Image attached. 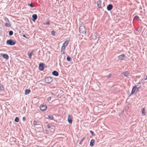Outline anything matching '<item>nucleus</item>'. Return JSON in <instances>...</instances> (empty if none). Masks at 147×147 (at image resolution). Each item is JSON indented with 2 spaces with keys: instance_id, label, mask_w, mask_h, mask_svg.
Segmentation results:
<instances>
[{
  "instance_id": "obj_1",
  "label": "nucleus",
  "mask_w": 147,
  "mask_h": 147,
  "mask_svg": "<svg viewBox=\"0 0 147 147\" xmlns=\"http://www.w3.org/2000/svg\"><path fill=\"white\" fill-rule=\"evenodd\" d=\"M79 32L81 33L85 34L86 31L85 27L83 25H81L79 27Z\"/></svg>"
},
{
  "instance_id": "obj_2",
  "label": "nucleus",
  "mask_w": 147,
  "mask_h": 147,
  "mask_svg": "<svg viewBox=\"0 0 147 147\" xmlns=\"http://www.w3.org/2000/svg\"><path fill=\"white\" fill-rule=\"evenodd\" d=\"M6 43L7 45L12 46L14 45L15 44L16 42L13 40L9 39L7 40Z\"/></svg>"
},
{
  "instance_id": "obj_3",
  "label": "nucleus",
  "mask_w": 147,
  "mask_h": 147,
  "mask_svg": "<svg viewBox=\"0 0 147 147\" xmlns=\"http://www.w3.org/2000/svg\"><path fill=\"white\" fill-rule=\"evenodd\" d=\"M53 80L52 78L50 77H47L45 79V81L47 83H49L52 82Z\"/></svg>"
},
{
  "instance_id": "obj_4",
  "label": "nucleus",
  "mask_w": 147,
  "mask_h": 147,
  "mask_svg": "<svg viewBox=\"0 0 147 147\" xmlns=\"http://www.w3.org/2000/svg\"><path fill=\"white\" fill-rule=\"evenodd\" d=\"M73 117L71 115H69L68 116L67 120L69 124H71L72 123Z\"/></svg>"
},
{
  "instance_id": "obj_5",
  "label": "nucleus",
  "mask_w": 147,
  "mask_h": 147,
  "mask_svg": "<svg viewBox=\"0 0 147 147\" xmlns=\"http://www.w3.org/2000/svg\"><path fill=\"white\" fill-rule=\"evenodd\" d=\"M40 108L41 111H45L46 110L47 106L45 105H42L40 106Z\"/></svg>"
},
{
  "instance_id": "obj_6",
  "label": "nucleus",
  "mask_w": 147,
  "mask_h": 147,
  "mask_svg": "<svg viewBox=\"0 0 147 147\" xmlns=\"http://www.w3.org/2000/svg\"><path fill=\"white\" fill-rule=\"evenodd\" d=\"M125 58V55L124 54L121 55L118 57L119 59L122 60H123Z\"/></svg>"
},
{
  "instance_id": "obj_7",
  "label": "nucleus",
  "mask_w": 147,
  "mask_h": 147,
  "mask_svg": "<svg viewBox=\"0 0 147 147\" xmlns=\"http://www.w3.org/2000/svg\"><path fill=\"white\" fill-rule=\"evenodd\" d=\"M44 64L42 63H40L39 65V70L41 71H42L44 69Z\"/></svg>"
},
{
  "instance_id": "obj_8",
  "label": "nucleus",
  "mask_w": 147,
  "mask_h": 147,
  "mask_svg": "<svg viewBox=\"0 0 147 147\" xmlns=\"http://www.w3.org/2000/svg\"><path fill=\"white\" fill-rule=\"evenodd\" d=\"M137 89V88L136 86H134L132 89L130 94H133L135 93Z\"/></svg>"
},
{
  "instance_id": "obj_9",
  "label": "nucleus",
  "mask_w": 147,
  "mask_h": 147,
  "mask_svg": "<svg viewBox=\"0 0 147 147\" xmlns=\"http://www.w3.org/2000/svg\"><path fill=\"white\" fill-rule=\"evenodd\" d=\"M113 6L112 5L110 4L107 6V9L108 11H110L112 9Z\"/></svg>"
},
{
  "instance_id": "obj_10",
  "label": "nucleus",
  "mask_w": 147,
  "mask_h": 147,
  "mask_svg": "<svg viewBox=\"0 0 147 147\" xmlns=\"http://www.w3.org/2000/svg\"><path fill=\"white\" fill-rule=\"evenodd\" d=\"M92 38L94 40L96 39L97 37V34L96 33H94L92 34Z\"/></svg>"
},
{
  "instance_id": "obj_11",
  "label": "nucleus",
  "mask_w": 147,
  "mask_h": 147,
  "mask_svg": "<svg viewBox=\"0 0 147 147\" xmlns=\"http://www.w3.org/2000/svg\"><path fill=\"white\" fill-rule=\"evenodd\" d=\"M32 20L34 21L37 18V16L36 14H34L32 16Z\"/></svg>"
},
{
  "instance_id": "obj_12",
  "label": "nucleus",
  "mask_w": 147,
  "mask_h": 147,
  "mask_svg": "<svg viewBox=\"0 0 147 147\" xmlns=\"http://www.w3.org/2000/svg\"><path fill=\"white\" fill-rule=\"evenodd\" d=\"M95 140H94L92 139L90 141V146H92L94 145V142Z\"/></svg>"
},
{
  "instance_id": "obj_13",
  "label": "nucleus",
  "mask_w": 147,
  "mask_h": 147,
  "mask_svg": "<svg viewBox=\"0 0 147 147\" xmlns=\"http://www.w3.org/2000/svg\"><path fill=\"white\" fill-rule=\"evenodd\" d=\"M52 74L55 76H57L59 75V73L57 71H54L52 72Z\"/></svg>"
},
{
  "instance_id": "obj_14",
  "label": "nucleus",
  "mask_w": 147,
  "mask_h": 147,
  "mask_svg": "<svg viewBox=\"0 0 147 147\" xmlns=\"http://www.w3.org/2000/svg\"><path fill=\"white\" fill-rule=\"evenodd\" d=\"M122 74L126 77H127L129 75V73L127 71L123 72Z\"/></svg>"
},
{
  "instance_id": "obj_15",
  "label": "nucleus",
  "mask_w": 147,
  "mask_h": 147,
  "mask_svg": "<svg viewBox=\"0 0 147 147\" xmlns=\"http://www.w3.org/2000/svg\"><path fill=\"white\" fill-rule=\"evenodd\" d=\"M3 57L6 60H7L9 59V57L7 54H3Z\"/></svg>"
},
{
  "instance_id": "obj_16",
  "label": "nucleus",
  "mask_w": 147,
  "mask_h": 147,
  "mask_svg": "<svg viewBox=\"0 0 147 147\" xmlns=\"http://www.w3.org/2000/svg\"><path fill=\"white\" fill-rule=\"evenodd\" d=\"M97 6L99 8H101V1L100 0H99L97 1Z\"/></svg>"
},
{
  "instance_id": "obj_17",
  "label": "nucleus",
  "mask_w": 147,
  "mask_h": 147,
  "mask_svg": "<svg viewBox=\"0 0 147 147\" xmlns=\"http://www.w3.org/2000/svg\"><path fill=\"white\" fill-rule=\"evenodd\" d=\"M146 114L145 109L144 108L143 109L142 111V115L144 116Z\"/></svg>"
},
{
  "instance_id": "obj_18",
  "label": "nucleus",
  "mask_w": 147,
  "mask_h": 147,
  "mask_svg": "<svg viewBox=\"0 0 147 147\" xmlns=\"http://www.w3.org/2000/svg\"><path fill=\"white\" fill-rule=\"evenodd\" d=\"M5 26L6 27H9L11 26V25L10 24L9 22H6L5 24Z\"/></svg>"
},
{
  "instance_id": "obj_19",
  "label": "nucleus",
  "mask_w": 147,
  "mask_h": 147,
  "mask_svg": "<svg viewBox=\"0 0 147 147\" xmlns=\"http://www.w3.org/2000/svg\"><path fill=\"white\" fill-rule=\"evenodd\" d=\"M30 92V89H26L25 90V94L27 95Z\"/></svg>"
},
{
  "instance_id": "obj_20",
  "label": "nucleus",
  "mask_w": 147,
  "mask_h": 147,
  "mask_svg": "<svg viewBox=\"0 0 147 147\" xmlns=\"http://www.w3.org/2000/svg\"><path fill=\"white\" fill-rule=\"evenodd\" d=\"M69 43V41L68 40H66L63 43V45L65 46V47L67 46Z\"/></svg>"
},
{
  "instance_id": "obj_21",
  "label": "nucleus",
  "mask_w": 147,
  "mask_h": 147,
  "mask_svg": "<svg viewBox=\"0 0 147 147\" xmlns=\"http://www.w3.org/2000/svg\"><path fill=\"white\" fill-rule=\"evenodd\" d=\"M33 51H32V52H31L29 54H28V56H29V58L30 59H31V56H32V55L33 54Z\"/></svg>"
},
{
  "instance_id": "obj_22",
  "label": "nucleus",
  "mask_w": 147,
  "mask_h": 147,
  "mask_svg": "<svg viewBox=\"0 0 147 147\" xmlns=\"http://www.w3.org/2000/svg\"><path fill=\"white\" fill-rule=\"evenodd\" d=\"M14 121H15L17 122H18L19 121V118L17 117H16Z\"/></svg>"
},
{
  "instance_id": "obj_23",
  "label": "nucleus",
  "mask_w": 147,
  "mask_h": 147,
  "mask_svg": "<svg viewBox=\"0 0 147 147\" xmlns=\"http://www.w3.org/2000/svg\"><path fill=\"white\" fill-rule=\"evenodd\" d=\"M48 117L51 120L53 119V117L52 115H50L48 116Z\"/></svg>"
},
{
  "instance_id": "obj_24",
  "label": "nucleus",
  "mask_w": 147,
  "mask_h": 147,
  "mask_svg": "<svg viewBox=\"0 0 147 147\" xmlns=\"http://www.w3.org/2000/svg\"><path fill=\"white\" fill-rule=\"evenodd\" d=\"M71 59V58L69 57V56H68L67 57V60L68 61H70Z\"/></svg>"
},
{
  "instance_id": "obj_25",
  "label": "nucleus",
  "mask_w": 147,
  "mask_h": 147,
  "mask_svg": "<svg viewBox=\"0 0 147 147\" xmlns=\"http://www.w3.org/2000/svg\"><path fill=\"white\" fill-rule=\"evenodd\" d=\"M4 20L6 22H9L8 19L6 17L4 18Z\"/></svg>"
},
{
  "instance_id": "obj_26",
  "label": "nucleus",
  "mask_w": 147,
  "mask_h": 147,
  "mask_svg": "<svg viewBox=\"0 0 147 147\" xmlns=\"http://www.w3.org/2000/svg\"><path fill=\"white\" fill-rule=\"evenodd\" d=\"M13 32L11 30L9 31V34L10 36H11L13 34Z\"/></svg>"
},
{
  "instance_id": "obj_27",
  "label": "nucleus",
  "mask_w": 147,
  "mask_h": 147,
  "mask_svg": "<svg viewBox=\"0 0 147 147\" xmlns=\"http://www.w3.org/2000/svg\"><path fill=\"white\" fill-rule=\"evenodd\" d=\"M65 47L64 45H62L61 47V50H65Z\"/></svg>"
},
{
  "instance_id": "obj_28",
  "label": "nucleus",
  "mask_w": 147,
  "mask_h": 147,
  "mask_svg": "<svg viewBox=\"0 0 147 147\" xmlns=\"http://www.w3.org/2000/svg\"><path fill=\"white\" fill-rule=\"evenodd\" d=\"M44 24L45 25H49L50 24V23H49V21H48L46 23H44Z\"/></svg>"
},
{
  "instance_id": "obj_29",
  "label": "nucleus",
  "mask_w": 147,
  "mask_h": 147,
  "mask_svg": "<svg viewBox=\"0 0 147 147\" xmlns=\"http://www.w3.org/2000/svg\"><path fill=\"white\" fill-rule=\"evenodd\" d=\"M134 18L137 20H139V17L138 16H136L134 17Z\"/></svg>"
},
{
  "instance_id": "obj_30",
  "label": "nucleus",
  "mask_w": 147,
  "mask_h": 147,
  "mask_svg": "<svg viewBox=\"0 0 147 147\" xmlns=\"http://www.w3.org/2000/svg\"><path fill=\"white\" fill-rule=\"evenodd\" d=\"M33 125H37V122H36V121H33Z\"/></svg>"
},
{
  "instance_id": "obj_31",
  "label": "nucleus",
  "mask_w": 147,
  "mask_h": 147,
  "mask_svg": "<svg viewBox=\"0 0 147 147\" xmlns=\"http://www.w3.org/2000/svg\"><path fill=\"white\" fill-rule=\"evenodd\" d=\"M51 34L53 35H55V32H54V31L53 30L51 31Z\"/></svg>"
},
{
  "instance_id": "obj_32",
  "label": "nucleus",
  "mask_w": 147,
  "mask_h": 147,
  "mask_svg": "<svg viewBox=\"0 0 147 147\" xmlns=\"http://www.w3.org/2000/svg\"><path fill=\"white\" fill-rule=\"evenodd\" d=\"M65 50H61V53L62 54H64L65 53Z\"/></svg>"
},
{
  "instance_id": "obj_33",
  "label": "nucleus",
  "mask_w": 147,
  "mask_h": 147,
  "mask_svg": "<svg viewBox=\"0 0 147 147\" xmlns=\"http://www.w3.org/2000/svg\"><path fill=\"white\" fill-rule=\"evenodd\" d=\"M29 5L31 7H34V5L32 3L29 4Z\"/></svg>"
},
{
  "instance_id": "obj_34",
  "label": "nucleus",
  "mask_w": 147,
  "mask_h": 147,
  "mask_svg": "<svg viewBox=\"0 0 147 147\" xmlns=\"http://www.w3.org/2000/svg\"><path fill=\"white\" fill-rule=\"evenodd\" d=\"M111 74H110L109 75L107 76V77L108 78H109L110 77H111Z\"/></svg>"
},
{
  "instance_id": "obj_35",
  "label": "nucleus",
  "mask_w": 147,
  "mask_h": 147,
  "mask_svg": "<svg viewBox=\"0 0 147 147\" xmlns=\"http://www.w3.org/2000/svg\"><path fill=\"white\" fill-rule=\"evenodd\" d=\"M90 133L92 135H94V132L92 131H90Z\"/></svg>"
},
{
  "instance_id": "obj_36",
  "label": "nucleus",
  "mask_w": 147,
  "mask_h": 147,
  "mask_svg": "<svg viewBox=\"0 0 147 147\" xmlns=\"http://www.w3.org/2000/svg\"><path fill=\"white\" fill-rule=\"evenodd\" d=\"M26 120V118L25 117H24L22 118V120L23 121H25Z\"/></svg>"
},
{
  "instance_id": "obj_37",
  "label": "nucleus",
  "mask_w": 147,
  "mask_h": 147,
  "mask_svg": "<svg viewBox=\"0 0 147 147\" xmlns=\"http://www.w3.org/2000/svg\"><path fill=\"white\" fill-rule=\"evenodd\" d=\"M51 97H49L48 98L47 100H50L51 99Z\"/></svg>"
},
{
  "instance_id": "obj_38",
  "label": "nucleus",
  "mask_w": 147,
  "mask_h": 147,
  "mask_svg": "<svg viewBox=\"0 0 147 147\" xmlns=\"http://www.w3.org/2000/svg\"><path fill=\"white\" fill-rule=\"evenodd\" d=\"M0 89L1 90H3L4 89V88H3V86H2V87H0Z\"/></svg>"
},
{
  "instance_id": "obj_39",
  "label": "nucleus",
  "mask_w": 147,
  "mask_h": 147,
  "mask_svg": "<svg viewBox=\"0 0 147 147\" xmlns=\"http://www.w3.org/2000/svg\"><path fill=\"white\" fill-rule=\"evenodd\" d=\"M47 127H48V128H51V126H49V125H47Z\"/></svg>"
},
{
  "instance_id": "obj_40",
  "label": "nucleus",
  "mask_w": 147,
  "mask_h": 147,
  "mask_svg": "<svg viewBox=\"0 0 147 147\" xmlns=\"http://www.w3.org/2000/svg\"><path fill=\"white\" fill-rule=\"evenodd\" d=\"M85 138H83V139L81 141V142H82L85 139Z\"/></svg>"
},
{
  "instance_id": "obj_41",
  "label": "nucleus",
  "mask_w": 147,
  "mask_h": 147,
  "mask_svg": "<svg viewBox=\"0 0 147 147\" xmlns=\"http://www.w3.org/2000/svg\"><path fill=\"white\" fill-rule=\"evenodd\" d=\"M23 36L24 37H25V38H27V37H26V36H25V35H23Z\"/></svg>"
},
{
  "instance_id": "obj_42",
  "label": "nucleus",
  "mask_w": 147,
  "mask_h": 147,
  "mask_svg": "<svg viewBox=\"0 0 147 147\" xmlns=\"http://www.w3.org/2000/svg\"><path fill=\"white\" fill-rule=\"evenodd\" d=\"M81 142H81V141L79 142V144H81Z\"/></svg>"
}]
</instances>
